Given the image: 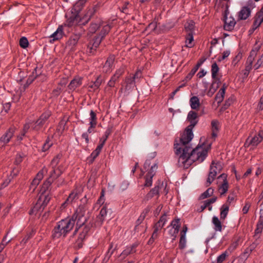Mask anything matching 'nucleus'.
<instances>
[{"instance_id":"f257e3e1","label":"nucleus","mask_w":263,"mask_h":263,"mask_svg":"<svg viewBox=\"0 0 263 263\" xmlns=\"http://www.w3.org/2000/svg\"><path fill=\"white\" fill-rule=\"evenodd\" d=\"M190 141L181 140L179 138V142L175 140L174 149L176 154L178 156V165L183 168H187L193 162L201 163L207 156L208 151L201 146L198 145L192 149L190 146Z\"/></svg>"},{"instance_id":"f03ea898","label":"nucleus","mask_w":263,"mask_h":263,"mask_svg":"<svg viewBox=\"0 0 263 263\" xmlns=\"http://www.w3.org/2000/svg\"><path fill=\"white\" fill-rule=\"evenodd\" d=\"M75 223L76 221L71 217L60 220L52 230V237L54 239L65 237L73 229Z\"/></svg>"},{"instance_id":"7ed1b4c3","label":"nucleus","mask_w":263,"mask_h":263,"mask_svg":"<svg viewBox=\"0 0 263 263\" xmlns=\"http://www.w3.org/2000/svg\"><path fill=\"white\" fill-rule=\"evenodd\" d=\"M197 114L193 110L189 112L187 116V119L190 122V124L185 128V131L182 133L180 138L181 140H186V141H191L194 136L193 133V128L197 124L198 122Z\"/></svg>"},{"instance_id":"20e7f679","label":"nucleus","mask_w":263,"mask_h":263,"mask_svg":"<svg viewBox=\"0 0 263 263\" xmlns=\"http://www.w3.org/2000/svg\"><path fill=\"white\" fill-rule=\"evenodd\" d=\"M111 26L109 25H106L104 26L101 29V31L93 40L90 41L87 45V52L94 54L95 52L99 46L101 41L104 37L108 33Z\"/></svg>"},{"instance_id":"39448f33","label":"nucleus","mask_w":263,"mask_h":263,"mask_svg":"<svg viewBox=\"0 0 263 263\" xmlns=\"http://www.w3.org/2000/svg\"><path fill=\"white\" fill-rule=\"evenodd\" d=\"M87 202V198L86 196L81 199L82 204H80L74 213L72 215L71 217L76 221L77 227H81L86 221V218L85 217V212L88 209L86 205Z\"/></svg>"},{"instance_id":"423d86ee","label":"nucleus","mask_w":263,"mask_h":263,"mask_svg":"<svg viewBox=\"0 0 263 263\" xmlns=\"http://www.w3.org/2000/svg\"><path fill=\"white\" fill-rule=\"evenodd\" d=\"M91 13L90 14L88 13L85 15L82 18L80 17V14L75 13H72V11L70 13L66 14L67 18L64 25L68 27H71L77 25H85L90 19Z\"/></svg>"},{"instance_id":"0eeeda50","label":"nucleus","mask_w":263,"mask_h":263,"mask_svg":"<svg viewBox=\"0 0 263 263\" xmlns=\"http://www.w3.org/2000/svg\"><path fill=\"white\" fill-rule=\"evenodd\" d=\"M51 199L48 194L42 193L40 195L35 204L29 212L30 214L36 215L44 209Z\"/></svg>"},{"instance_id":"6e6552de","label":"nucleus","mask_w":263,"mask_h":263,"mask_svg":"<svg viewBox=\"0 0 263 263\" xmlns=\"http://www.w3.org/2000/svg\"><path fill=\"white\" fill-rule=\"evenodd\" d=\"M79 230H81V232L75 243V247L77 249H80L83 247V241L87 236L90 230V226L89 225H85V223L81 227H77L76 226L73 234H76Z\"/></svg>"},{"instance_id":"1a4fd4ad","label":"nucleus","mask_w":263,"mask_h":263,"mask_svg":"<svg viewBox=\"0 0 263 263\" xmlns=\"http://www.w3.org/2000/svg\"><path fill=\"white\" fill-rule=\"evenodd\" d=\"M222 170V166L220 162L214 161L212 162L210 165L208 178L206 182V186H209L214 181L218 173Z\"/></svg>"},{"instance_id":"9d476101","label":"nucleus","mask_w":263,"mask_h":263,"mask_svg":"<svg viewBox=\"0 0 263 263\" xmlns=\"http://www.w3.org/2000/svg\"><path fill=\"white\" fill-rule=\"evenodd\" d=\"M163 190L164 193L167 194L168 191L166 190V183L163 181L159 180L157 184L153 188L149 193L147 194L145 197L146 200H148L155 196H159L160 192Z\"/></svg>"},{"instance_id":"9b49d317","label":"nucleus","mask_w":263,"mask_h":263,"mask_svg":"<svg viewBox=\"0 0 263 263\" xmlns=\"http://www.w3.org/2000/svg\"><path fill=\"white\" fill-rule=\"evenodd\" d=\"M51 115V112L49 110L44 112L36 121L31 123V126L32 129L35 131L40 130L46 123Z\"/></svg>"},{"instance_id":"f8f14e48","label":"nucleus","mask_w":263,"mask_h":263,"mask_svg":"<svg viewBox=\"0 0 263 263\" xmlns=\"http://www.w3.org/2000/svg\"><path fill=\"white\" fill-rule=\"evenodd\" d=\"M263 140V131L260 130L257 134H255L253 137H249L245 143L246 147L252 146L256 147Z\"/></svg>"},{"instance_id":"ddd939ff","label":"nucleus","mask_w":263,"mask_h":263,"mask_svg":"<svg viewBox=\"0 0 263 263\" xmlns=\"http://www.w3.org/2000/svg\"><path fill=\"white\" fill-rule=\"evenodd\" d=\"M15 128L13 127L9 128L0 137V143L2 146L8 143L14 136Z\"/></svg>"},{"instance_id":"4468645a","label":"nucleus","mask_w":263,"mask_h":263,"mask_svg":"<svg viewBox=\"0 0 263 263\" xmlns=\"http://www.w3.org/2000/svg\"><path fill=\"white\" fill-rule=\"evenodd\" d=\"M223 28L225 30L231 31L233 30L236 24V21L231 16H228L226 12L224 13L223 16Z\"/></svg>"},{"instance_id":"2eb2a0df","label":"nucleus","mask_w":263,"mask_h":263,"mask_svg":"<svg viewBox=\"0 0 263 263\" xmlns=\"http://www.w3.org/2000/svg\"><path fill=\"white\" fill-rule=\"evenodd\" d=\"M51 168L52 171L50 172L49 177L47 179V182L45 185L47 183L48 185H50L51 183L58 178L63 173L60 166H58L57 168Z\"/></svg>"},{"instance_id":"dca6fc26","label":"nucleus","mask_w":263,"mask_h":263,"mask_svg":"<svg viewBox=\"0 0 263 263\" xmlns=\"http://www.w3.org/2000/svg\"><path fill=\"white\" fill-rule=\"evenodd\" d=\"M115 57L114 55L108 57L103 66L102 71L105 73H110L115 67Z\"/></svg>"},{"instance_id":"f3484780","label":"nucleus","mask_w":263,"mask_h":263,"mask_svg":"<svg viewBox=\"0 0 263 263\" xmlns=\"http://www.w3.org/2000/svg\"><path fill=\"white\" fill-rule=\"evenodd\" d=\"M125 86L124 91L126 94H128L131 92L136 86V82L135 80L131 78L130 77H127L125 79Z\"/></svg>"},{"instance_id":"a211bd4d","label":"nucleus","mask_w":263,"mask_h":263,"mask_svg":"<svg viewBox=\"0 0 263 263\" xmlns=\"http://www.w3.org/2000/svg\"><path fill=\"white\" fill-rule=\"evenodd\" d=\"M87 0H78L73 5L71 10L72 13H75L79 14L80 12L83 9Z\"/></svg>"},{"instance_id":"6ab92c4d","label":"nucleus","mask_w":263,"mask_h":263,"mask_svg":"<svg viewBox=\"0 0 263 263\" xmlns=\"http://www.w3.org/2000/svg\"><path fill=\"white\" fill-rule=\"evenodd\" d=\"M259 48L256 47L255 48L253 49L250 52V54L248 57L246 62V66H248L250 67H253V63L255 58L257 56V52L258 51Z\"/></svg>"},{"instance_id":"aec40b11","label":"nucleus","mask_w":263,"mask_h":263,"mask_svg":"<svg viewBox=\"0 0 263 263\" xmlns=\"http://www.w3.org/2000/svg\"><path fill=\"white\" fill-rule=\"evenodd\" d=\"M107 210L105 205L103 206L100 210L99 215L97 216L96 223L98 226H101L103 223L107 215Z\"/></svg>"},{"instance_id":"412c9836","label":"nucleus","mask_w":263,"mask_h":263,"mask_svg":"<svg viewBox=\"0 0 263 263\" xmlns=\"http://www.w3.org/2000/svg\"><path fill=\"white\" fill-rule=\"evenodd\" d=\"M258 243L257 242H253L250 246L247 247L244 252L241 254L240 257L245 260H247L249 257L252 251L256 248Z\"/></svg>"},{"instance_id":"4be33fe9","label":"nucleus","mask_w":263,"mask_h":263,"mask_svg":"<svg viewBox=\"0 0 263 263\" xmlns=\"http://www.w3.org/2000/svg\"><path fill=\"white\" fill-rule=\"evenodd\" d=\"M102 83V79L98 76L95 81L90 82L88 86L89 91L95 92L98 90Z\"/></svg>"},{"instance_id":"5701e85b","label":"nucleus","mask_w":263,"mask_h":263,"mask_svg":"<svg viewBox=\"0 0 263 263\" xmlns=\"http://www.w3.org/2000/svg\"><path fill=\"white\" fill-rule=\"evenodd\" d=\"M251 9L247 6L243 7L238 12V18L239 20H245L251 15Z\"/></svg>"},{"instance_id":"b1692460","label":"nucleus","mask_w":263,"mask_h":263,"mask_svg":"<svg viewBox=\"0 0 263 263\" xmlns=\"http://www.w3.org/2000/svg\"><path fill=\"white\" fill-rule=\"evenodd\" d=\"M209 91L207 92V95L209 97H212L213 94L217 90L218 88L219 87L221 83L220 79H213Z\"/></svg>"},{"instance_id":"393cba45","label":"nucleus","mask_w":263,"mask_h":263,"mask_svg":"<svg viewBox=\"0 0 263 263\" xmlns=\"http://www.w3.org/2000/svg\"><path fill=\"white\" fill-rule=\"evenodd\" d=\"M263 22V15L258 12L255 17L253 24L251 29V31L253 32L256 30L262 23Z\"/></svg>"},{"instance_id":"a878e982","label":"nucleus","mask_w":263,"mask_h":263,"mask_svg":"<svg viewBox=\"0 0 263 263\" xmlns=\"http://www.w3.org/2000/svg\"><path fill=\"white\" fill-rule=\"evenodd\" d=\"M20 171V169L19 167H14L11 172L10 176L4 181L2 184V186L4 187L7 186L11 182L12 179L14 177H16Z\"/></svg>"},{"instance_id":"bb28decb","label":"nucleus","mask_w":263,"mask_h":263,"mask_svg":"<svg viewBox=\"0 0 263 263\" xmlns=\"http://www.w3.org/2000/svg\"><path fill=\"white\" fill-rule=\"evenodd\" d=\"M227 87V86L226 84H223L222 87L219 89V91L216 94L215 100L218 104L221 103L223 100Z\"/></svg>"},{"instance_id":"cd10ccee","label":"nucleus","mask_w":263,"mask_h":263,"mask_svg":"<svg viewBox=\"0 0 263 263\" xmlns=\"http://www.w3.org/2000/svg\"><path fill=\"white\" fill-rule=\"evenodd\" d=\"M82 79L80 77H76L72 80L71 81L69 84L68 86V88L69 90H74L77 87L80 86L82 85Z\"/></svg>"},{"instance_id":"c85d7f7f","label":"nucleus","mask_w":263,"mask_h":263,"mask_svg":"<svg viewBox=\"0 0 263 263\" xmlns=\"http://www.w3.org/2000/svg\"><path fill=\"white\" fill-rule=\"evenodd\" d=\"M63 26H59L57 30L50 36V37L52 38V41L54 42L61 39L63 37Z\"/></svg>"},{"instance_id":"c756f323","label":"nucleus","mask_w":263,"mask_h":263,"mask_svg":"<svg viewBox=\"0 0 263 263\" xmlns=\"http://www.w3.org/2000/svg\"><path fill=\"white\" fill-rule=\"evenodd\" d=\"M212 136L215 138L219 129V122L217 120H213L211 122Z\"/></svg>"},{"instance_id":"7c9ffc66","label":"nucleus","mask_w":263,"mask_h":263,"mask_svg":"<svg viewBox=\"0 0 263 263\" xmlns=\"http://www.w3.org/2000/svg\"><path fill=\"white\" fill-rule=\"evenodd\" d=\"M213 224V229L216 232H221L222 229V223L219 218L214 216L212 218V220Z\"/></svg>"},{"instance_id":"2f4dec72","label":"nucleus","mask_w":263,"mask_h":263,"mask_svg":"<svg viewBox=\"0 0 263 263\" xmlns=\"http://www.w3.org/2000/svg\"><path fill=\"white\" fill-rule=\"evenodd\" d=\"M263 229V216L260 215L258 221L256 224V228L255 230V235L254 237L255 238H258V234H260L262 232Z\"/></svg>"},{"instance_id":"473e14b6","label":"nucleus","mask_w":263,"mask_h":263,"mask_svg":"<svg viewBox=\"0 0 263 263\" xmlns=\"http://www.w3.org/2000/svg\"><path fill=\"white\" fill-rule=\"evenodd\" d=\"M40 73H37V67H36L32 72V75L27 79L26 83L23 86L24 90H25L29 85L32 83L34 79L39 75Z\"/></svg>"},{"instance_id":"72a5a7b5","label":"nucleus","mask_w":263,"mask_h":263,"mask_svg":"<svg viewBox=\"0 0 263 263\" xmlns=\"http://www.w3.org/2000/svg\"><path fill=\"white\" fill-rule=\"evenodd\" d=\"M96 126L93 125H89V127L88 128L87 130L82 134V138L85 139L86 144H88L89 142L88 135L95 132Z\"/></svg>"},{"instance_id":"f704fd0d","label":"nucleus","mask_w":263,"mask_h":263,"mask_svg":"<svg viewBox=\"0 0 263 263\" xmlns=\"http://www.w3.org/2000/svg\"><path fill=\"white\" fill-rule=\"evenodd\" d=\"M190 105L192 109H198L200 105L199 99L197 96H193L190 99Z\"/></svg>"},{"instance_id":"c9c22d12","label":"nucleus","mask_w":263,"mask_h":263,"mask_svg":"<svg viewBox=\"0 0 263 263\" xmlns=\"http://www.w3.org/2000/svg\"><path fill=\"white\" fill-rule=\"evenodd\" d=\"M102 26V23L100 21H98L95 22H92L88 28V32L93 34Z\"/></svg>"},{"instance_id":"e433bc0d","label":"nucleus","mask_w":263,"mask_h":263,"mask_svg":"<svg viewBox=\"0 0 263 263\" xmlns=\"http://www.w3.org/2000/svg\"><path fill=\"white\" fill-rule=\"evenodd\" d=\"M78 198V194L77 193L71 192L66 200L62 204V206L65 207L67 205L72 203L76 199Z\"/></svg>"},{"instance_id":"4c0bfd02","label":"nucleus","mask_w":263,"mask_h":263,"mask_svg":"<svg viewBox=\"0 0 263 263\" xmlns=\"http://www.w3.org/2000/svg\"><path fill=\"white\" fill-rule=\"evenodd\" d=\"M229 211V205L227 203L224 204L220 208V219L224 220L227 217Z\"/></svg>"},{"instance_id":"58836bf2","label":"nucleus","mask_w":263,"mask_h":263,"mask_svg":"<svg viewBox=\"0 0 263 263\" xmlns=\"http://www.w3.org/2000/svg\"><path fill=\"white\" fill-rule=\"evenodd\" d=\"M185 46L191 48L193 46V41H194L193 33H187L185 36Z\"/></svg>"},{"instance_id":"ea45409f","label":"nucleus","mask_w":263,"mask_h":263,"mask_svg":"<svg viewBox=\"0 0 263 263\" xmlns=\"http://www.w3.org/2000/svg\"><path fill=\"white\" fill-rule=\"evenodd\" d=\"M62 158V154L59 153L57 154L56 156L54 157V158L51 160L50 166L51 167L57 168V166L59 163L60 160Z\"/></svg>"},{"instance_id":"a19ab883","label":"nucleus","mask_w":263,"mask_h":263,"mask_svg":"<svg viewBox=\"0 0 263 263\" xmlns=\"http://www.w3.org/2000/svg\"><path fill=\"white\" fill-rule=\"evenodd\" d=\"M219 71V68L216 64V63H214L212 65L211 67V73H212V78L213 79H219L217 76V73Z\"/></svg>"},{"instance_id":"79ce46f5","label":"nucleus","mask_w":263,"mask_h":263,"mask_svg":"<svg viewBox=\"0 0 263 263\" xmlns=\"http://www.w3.org/2000/svg\"><path fill=\"white\" fill-rule=\"evenodd\" d=\"M229 256V253L227 251H225L220 255H219L216 259L213 261L212 263H222Z\"/></svg>"},{"instance_id":"37998d69","label":"nucleus","mask_w":263,"mask_h":263,"mask_svg":"<svg viewBox=\"0 0 263 263\" xmlns=\"http://www.w3.org/2000/svg\"><path fill=\"white\" fill-rule=\"evenodd\" d=\"M25 157V155L24 153H18L16 154L14 162V164L16 166L15 167H19L21 170V168L18 165L23 161Z\"/></svg>"},{"instance_id":"c03bdc74","label":"nucleus","mask_w":263,"mask_h":263,"mask_svg":"<svg viewBox=\"0 0 263 263\" xmlns=\"http://www.w3.org/2000/svg\"><path fill=\"white\" fill-rule=\"evenodd\" d=\"M113 243H111L109 245V248L108 249V251L106 253L105 255V257L103 259V262H107L108 260L109 259L110 257H111V256L112 255V254H113L114 253V251L115 249H113L111 250V249H112L113 248Z\"/></svg>"},{"instance_id":"a18cd8bd","label":"nucleus","mask_w":263,"mask_h":263,"mask_svg":"<svg viewBox=\"0 0 263 263\" xmlns=\"http://www.w3.org/2000/svg\"><path fill=\"white\" fill-rule=\"evenodd\" d=\"M97 118L96 114L92 110H91L90 111V117L89 118V125H93L96 126L97 124Z\"/></svg>"},{"instance_id":"49530a36","label":"nucleus","mask_w":263,"mask_h":263,"mask_svg":"<svg viewBox=\"0 0 263 263\" xmlns=\"http://www.w3.org/2000/svg\"><path fill=\"white\" fill-rule=\"evenodd\" d=\"M200 64L198 63L191 70V71L187 74L186 76L185 80V81H187L192 79L193 76L195 74V73L196 72V71L198 70L199 66Z\"/></svg>"},{"instance_id":"de8ad7c7","label":"nucleus","mask_w":263,"mask_h":263,"mask_svg":"<svg viewBox=\"0 0 263 263\" xmlns=\"http://www.w3.org/2000/svg\"><path fill=\"white\" fill-rule=\"evenodd\" d=\"M34 234L35 231L32 230L29 233H27L24 238L21 241V245L24 246L27 242L28 240L30 239Z\"/></svg>"},{"instance_id":"09e8293b","label":"nucleus","mask_w":263,"mask_h":263,"mask_svg":"<svg viewBox=\"0 0 263 263\" xmlns=\"http://www.w3.org/2000/svg\"><path fill=\"white\" fill-rule=\"evenodd\" d=\"M228 190V183L227 180H224L222 184L219 187V191L221 195L224 194Z\"/></svg>"},{"instance_id":"8fccbe9b","label":"nucleus","mask_w":263,"mask_h":263,"mask_svg":"<svg viewBox=\"0 0 263 263\" xmlns=\"http://www.w3.org/2000/svg\"><path fill=\"white\" fill-rule=\"evenodd\" d=\"M195 24L194 22L192 21H190L184 26L185 30L187 33L193 32L194 30Z\"/></svg>"},{"instance_id":"3c124183","label":"nucleus","mask_w":263,"mask_h":263,"mask_svg":"<svg viewBox=\"0 0 263 263\" xmlns=\"http://www.w3.org/2000/svg\"><path fill=\"white\" fill-rule=\"evenodd\" d=\"M172 229H174V232L178 233L180 228V219H177L173 220L171 222Z\"/></svg>"},{"instance_id":"603ef678","label":"nucleus","mask_w":263,"mask_h":263,"mask_svg":"<svg viewBox=\"0 0 263 263\" xmlns=\"http://www.w3.org/2000/svg\"><path fill=\"white\" fill-rule=\"evenodd\" d=\"M48 172V169L46 167H44L41 171H40L36 175L35 178L39 180L40 182L43 178L44 174H46Z\"/></svg>"},{"instance_id":"864d4df0","label":"nucleus","mask_w":263,"mask_h":263,"mask_svg":"<svg viewBox=\"0 0 263 263\" xmlns=\"http://www.w3.org/2000/svg\"><path fill=\"white\" fill-rule=\"evenodd\" d=\"M213 193L214 189L212 187H210L201 195L200 198L202 199L206 198L208 197L211 196L213 194Z\"/></svg>"},{"instance_id":"5fc2aeb1","label":"nucleus","mask_w":263,"mask_h":263,"mask_svg":"<svg viewBox=\"0 0 263 263\" xmlns=\"http://www.w3.org/2000/svg\"><path fill=\"white\" fill-rule=\"evenodd\" d=\"M135 252H136V250H133L132 248H130L129 247H127L126 249L124 250L121 253V256L125 258L130 254H132Z\"/></svg>"},{"instance_id":"6e6d98bb","label":"nucleus","mask_w":263,"mask_h":263,"mask_svg":"<svg viewBox=\"0 0 263 263\" xmlns=\"http://www.w3.org/2000/svg\"><path fill=\"white\" fill-rule=\"evenodd\" d=\"M20 46L23 48H26L29 45V42L27 37H22L19 42Z\"/></svg>"},{"instance_id":"4d7b16f0","label":"nucleus","mask_w":263,"mask_h":263,"mask_svg":"<svg viewBox=\"0 0 263 263\" xmlns=\"http://www.w3.org/2000/svg\"><path fill=\"white\" fill-rule=\"evenodd\" d=\"M52 145V142L50 141L49 138H48L42 146L43 152H46L49 149Z\"/></svg>"},{"instance_id":"13d9d810","label":"nucleus","mask_w":263,"mask_h":263,"mask_svg":"<svg viewBox=\"0 0 263 263\" xmlns=\"http://www.w3.org/2000/svg\"><path fill=\"white\" fill-rule=\"evenodd\" d=\"M79 40V36L77 35H74L71 36L68 40V44L72 46L77 45Z\"/></svg>"},{"instance_id":"bf43d9fd","label":"nucleus","mask_w":263,"mask_h":263,"mask_svg":"<svg viewBox=\"0 0 263 263\" xmlns=\"http://www.w3.org/2000/svg\"><path fill=\"white\" fill-rule=\"evenodd\" d=\"M186 247V239L185 236H181L179 242V248L180 249L182 250L184 249Z\"/></svg>"},{"instance_id":"052dcab7","label":"nucleus","mask_w":263,"mask_h":263,"mask_svg":"<svg viewBox=\"0 0 263 263\" xmlns=\"http://www.w3.org/2000/svg\"><path fill=\"white\" fill-rule=\"evenodd\" d=\"M157 168L158 166L157 163L154 164L153 165L151 166V167L149 171L147 173V174L153 177L155 175Z\"/></svg>"},{"instance_id":"680f3d73","label":"nucleus","mask_w":263,"mask_h":263,"mask_svg":"<svg viewBox=\"0 0 263 263\" xmlns=\"http://www.w3.org/2000/svg\"><path fill=\"white\" fill-rule=\"evenodd\" d=\"M263 65V54L261 55L259 59H258L256 63L254 65L253 67L255 70L258 69Z\"/></svg>"},{"instance_id":"e2e57ef3","label":"nucleus","mask_w":263,"mask_h":263,"mask_svg":"<svg viewBox=\"0 0 263 263\" xmlns=\"http://www.w3.org/2000/svg\"><path fill=\"white\" fill-rule=\"evenodd\" d=\"M145 182L144 184L145 186H151L152 185L153 183V177L150 176L149 175L146 174L145 177Z\"/></svg>"},{"instance_id":"0e129e2a","label":"nucleus","mask_w":263,"mask_h":263,"mask_svg":"<svg viewBox=\"0 0 263 263\" xmlns=\"http://www.w3.org/2000/svg\"><path fill=\"white\" fill-rule=\"evenodd\" d=\"M100 152L98 149H95L91 154L89 159H91V163H92L95 159L100 154Z\"/></svg>"},{"instance_id":"69168bd1","label":"nucleus","mask_w":263,"mask_h":263,"mask_svg":"<svg viewBox=\"0 0 263 263\" xmlns=\"http://www.w3.org/2000/svg\"><path fill=\"white\" fill-rule=\"evenodd\" d=\"M129 77L133 79V80H135V81L136 82V80L140 79L142 77L141 71L140 70H137L133 76H130Z\"/></svg>"},{"instance_id":"338daca9","label":"nucleus","mask_w":263,"mask_h":263,"mask_svg":"<svg viewBox=\"0 0 263 263\" xmlns=\"http://www.w3.org/2000/svg\"><path fill=\"white\" fill-rule=\"evenodd\" d=\"M157 26V23L156 22H153L151 23L146 27V30L149 29L151 31L156 30Z\"/></svg>"},{"instance_id":"774afa93","label":"nucleus","mask_w":263,"mask_h":263,"mask_svg":"<svg viewBox=\"0 0 263 263\" xmlns=\"http://www.w3.org/2000/svg\"><path fill=\"white\" fill-rule=\"evenodd\" d=\"M230 54V51L229 50L224 51L222 53V55L221 57H219L218 59L219 62L224 60L226 58L228 57Z\"/></svg>"}]
</instances>
